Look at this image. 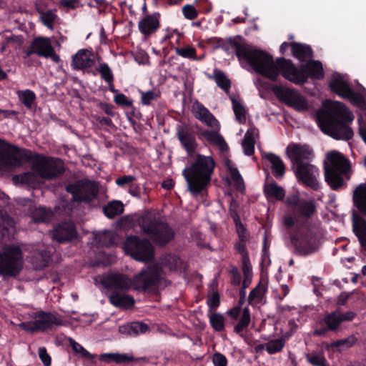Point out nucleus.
I'll use <instances>...</instances> for the list:
<instances>
[{
    "instance_id": "obj_35",
    "label": "nucleus",
    "mask_w": 366,
    "mask_h": 366,
    "mask_svg": "<svg viewBox=\"0 0 366 366\" xmlns=\"http://www.w3.org/2000/svg\"><path fill=\"white\" fill-rule=\"evenodd\" d=\"M267 290V284L266 282H259V283L250 292L248 301L250 305H257L264 301L265 294Z\"/></svg>"
},
{
    "instance_id": "obj_47",
    "label": "nucleus",
    "mask_w": 366,
    "mask_h": 366,
    "mask_svg": "<svg viewBox=\"0 0 366 366\" xmlns=\"http://www.w3.org/2000/svg\"><path fill=\"white\" fill-rule=\"evenodd\" d=\"M214 79L217 86L222 90L226 92L229 90L231 87V81L222 71L215 69L214 70Z\"/></svg>"
},
{
    "instance_id": "obj_45",
    "label": "nucleus",
    "mask_w": 366,
    "mask_h": 366,
    "mask_svg": "<svg viewBox=\"0 0 366 366\" xmlns=\"http://www.w3.org/2000/svg\"><path fill=\"white\" fill-rule=\"evenodd\" d=\"M162 263L170 270H180L183 267V263L179 257L175 254H167L162 259Z\"/></svg>"
},
{
    "instance_id": "obj_38",
    "label": "nucleus",
    "mask_w": 366,
    "mask_h": 366,
    "mask_svg": "<svg viewBox=\"0 0 366 366\" xmlns=\"http://www.w3.org/2000/svg\"><path fill=\"white\" fill-rule=\"evenodd\" d=\"M109 301L113 305L122 308H129L134 304V300L132 296L116 292L109 296Z\"/></svg>"
},
{
    "instance_id": "obj_25",
    "label": "nucleus",
    "mask_w": 366,
    "mask_h": 366,
    "mask_svg": "<svg viewBox=\"0 0 366 366\" xmlns=\"http://www.w3.org/2000/svg\"><path fill=\"white\" fill-rule=\"evenodd\" d=\"M92 52L88 49H80L71 60V66L76 70H85L92 66Z\"/></svg>"
},
{
    "instance_id": "obj_15",
    "label": "nucleus",
    "mask_w": 366,
    "mask_h": 366,
    "mask_svg": "<svg viewBox=\"0 0 366 366\" xmlns=\"http://www.w3.org/2000/svg\"><path fill=\"white\" fill-rule=\"evenodd\" d=\"M66 190L71 194V202L65 204L63 202L62 207L65 213L69 214L75 207L81 203L89 204L92 202V181L88 179H80L74 183L69 184L66 187Z\"/></svg>"
},
{
    "instance_id": "obj_54",
    "label": "nucleus",
    "mask_w": 366,
    "mask_h": 366,
    "mask_svg": "<svg viewBox=\"0 0 366 366\" xmlns=\"http://www.w3.org/2000/svg\"><path fill=\"white\" fill-rule=\"evenodd\" d=\"M141 102L143 105H150L151 102L153 100H157L160 97L159 93H157L153 90L147 92H141Z\"/></svg>"
},
{
    "instance_id": "obj_7",
    "label": "nucleus",
    "mask_w": 366,
    "mask_h": 366,
    "mask_svg": "<svg viewBox=\"0 0 366 366\" xmlns=\"http://www.w3.org/2000/svg\"><path fill=\"white\" fill-rule=\"evenodd\" d=\"M116 229H170L166 218L157 209H147L122 216L115 222Z\"/></svg>"
},
{
    "instance_id": "obj_58",
    "label": "nucleus",
    "mask_w": 366,
    "mask_h": 366,
    "mask_svg": "<svg viewBox=\"0 0 366 366\" xmlns=\"http://www.w3.org/2000/svg\"><path fill=\"white\" fill-rule=\"evenodd\" d=\"M114 102L119 106H124L127 107H132V101L129 99L126 95L122 93H118L114 96Z\"/></svg>"
},
{
    "instance_id": "obj_56",
    "label": "nucleus",
    "mask_w": 366,
    "mask_h": 366,
    "mask_svg": "<svg viewBox=\"0 0 366 366\" xmlns=\"http://www.w3.org/2000/svg\"><path fill=\"white\" fill-rule=\"evenodd\" d=\"M230 176L233 181L234 182V184L237 189H242L244 187V180L238 171L237 168H230L229 169Z\"/></svg>"
},
{
    "instance_id": "obj_44",
    "label": "nucleus",
    "mask_w": 366,
    "mask_h": 366,
    "mask_svg": "<svg viewBox=\"0 0 366 366\" xmlns=\"http://www.w3.org/2000/svg\"><path fill=\"white\" fill-rule=\"evenodd\" d=\"M95 71L100 74L101 79L107 84L114 81V74L108 64L105 62L99 63L95 67Z\"/></svg>"
},
{
    "instance_id": "obj_31",
    "label": "nucleus",
    "mask_w": 366,
    "mask_h": 366,
    "mask_svg": "<svg viewBox=\"0 0 366 366\" xmlns=\"http://www.w3.org/2000/svg\"><path fill=\"white\" fill-rule=\"evenodd\" d=\"M104 214L109 219H114L124 212V204L121 200H112L102 207Z\"/></svg>"
},
{
    "instance_id": "obj_12",
    "label": "nucleus",
    "mask_w": 366,
    "mask_h": 366,
    "mask_svg": "<svg viewBox=\"0 0 366 366\" xmlns=\"http://www.w3.org/2000/svg\"><path fill=\"white\" fill-rule=\"evenodd\" d=\"M289 239L290 244L302 255L315 252L321 244V235L315 230H292Z\"/></svg>"
},
{
    "instance_id": "obj_8",
    "label": "nucleus",
    "mask_w": 366,
    "mask_h": 366,
    "mask_svg": "<svg viewBox=\"0 0 366 366\" xmlns=\"http://www.w3.org/2000/svg\"><path fill=\"white\" fill-rule=\"evenodd\" d=\"M327 159L329 163L324 165L325 180L332 190H339L346 185L345 179H350V161L336 151L327 153Z\"/></svg>"
},
{
    "instance_id": "obj_30",
    "label": "nucleus",
    "mask_w": 366,
    "mask_h": 366,
    "mask_svg": "<svg viewBox=\"0 0 366 366\" xmlns=\"http://www.w3.org/2000/svg\"><path fill=\"white\" fill-rule=\"evenodd\" d=\"M50 260V253L46 250L35 252L29 257V262L33 268L36 270L42 269L47 267Z\"/></svg>"
},
{
    "instance_id": "obj_60",
    "label": "nucleus",
    "mask_w": 366,
    "mask_h": 366,
    "mask_svg": "<svg viewBox=\"0 0 366 366\" xmlns=\"http://www.w3.org/2000/svg\"><path fill=\"white\" fill-rule=\"evenodd\" d=\"M136 180V177L132 175L120 176L116 179V184L120 187H124L126 185H130Z\"/></svg>"
},
{
    "instance_id": "obj_42",
    "label": "nucleus",
    "mask_w": 366,
    "mask_h": 366,
    "mask_svg": "<svg viewBox=\"0 0 366 366\" xmlns=\"http://www.w3.org/2000/svg\"><path fill=\"white\" fill-rule=\"evenodd\" d=\"M53 216V212L51 209L45 207L36 208L32 212L31 217L35 222H49Z\"/></svg>"
},
{
    "instance_id": "obj_2",
    "label": "nucleus",
    "mask_w": 366,
    "mask_h": 366,
    "mask_svg": "<svg viewBox=\"0 0 366 366\" xmlns=\"http://www.w3.org/2000/svg\"><path fill=\"white\" fill-rule=\"evenodd\" d=\"M325 109L317 114V120L321 131L337 140L348 141L353 137L350 124L354 120L352 112L340 102H328Z\"/></svg>"
},
{
    "instance_id": "obj_55",
    "label": "nucleus",
    "mask_w": 366,
    "mask_h": 366,
    "mask_svg": "<svg viewBox=\"0 0 366 366\" xmlns=\"http://www.w3.org/2000/svg\"><path fill=\"white\" fill-rule=\"evenodd\" d=\"M236 44L239 45H245L244 44H241L230 37L226 40L222 39V41L221 42V44H219V45H216L215 49H217L221 48L222 50L227 52L229 50L230 47H232L234 49L235 55L237 56V47L235 46Z\"/></svg>"
},
{
    "instance_id": "obj_26",
    "label": "nucleus",
    "mask_w": 366,
    "mask_h": 366,
    "mask_svg": "<svg viewBox=\"0 0 366 366\" xmlns=\"http://www.w3.org/2000/svg\"><path fill=\"white\" fill-rule=\"evenodd\" d=\"M263 158L271 164L272 174L277 179H281L285 174V165L281 158L274 153H265Z\"/></svg>"
},
{
    "instance_id": "obj_50",
    "label": "nucleus",
    "mask_w": 366,
    "mask_h": 366,
    "mask_svg": "<svg viewBox=\"0 0 366 366\" xmlns=\"http://www.w3.org/2000/svg\"><path fill=\"white\" fill-rule=\"evenodd\" d=\"M308 362L314 366H327V361L321 352H312L306 355Z\"/></svg>"
},
{
    "instance_id": "obj_11",
    "label": "nucleus",
    "mask_w": 366,
    "mask_h": 366,
    "mask_svg": "<svg viewBox=\"0 0 366 366\" xmlns=\"http://www.w3.org/2000/svg\"><path fill=\"white\" fill-rule=\"evenodd\" d=\"M31 169L44 179H54L65 172L64 163L59 158L46 157L34 153L31 160Z\"/></svg>"
},
{
    "instance_id": "obj_32",
    "label": "nucleus",
    "mask_w": 366,
    "mask_h": 366,
    "mask_svg": "<svg viewBox=\"0 0 366 366\" xmlns=\"http://www.w3.org/2000/svg\"><path fill=\"white\" fill-rule=\"evenodd\" d=\"M149 330L147 324L136 322L131 324L122 325L119 327V332L121 334L128 336H137L139 334H144Z\"/></svg>"
},
{
    "instance_id": "obj_3",
    "label": "nucleus",
    "mask_w": 366,
    "mask_h": 366,
    "mask_svg": "<svg viewBox=\"0 0 366 366\" xmlns=\"http://www.w3.org/2000/svg\"><path fill=\"white\" fill-rule=\"evenodd\" d=\"M237 47V57L239 61H246L256 73L271 80L277 81L280 75L284 77V69L282 64L279 59H285L278 57L275 61L271 54L267 51L253 48L249 45L235 44Z\"/></svg>"
},
{
    "instance_id": "obj_1",
    "label": "nucleus",
    "mask_w": 366,
    "mask_h": 366,
    "mask_svg": "<svg viewBox=\"0 0 366 366\" xmlns=\"http://www.w3.org/2000/svg\"><path fill=\"white\" fill-rule=\"evenodd\" d=\"M105 287L121 290H134L144 292H155L165 288L169 281L158 264L143 268L132 279L121 274H112L104 277L102 280Z\"/></svg>"
},
{
    "instance_id": "obj_62",
    "label": "nucleus",
    "mask_w": 366,
    "mask_h": 366,
    "mask_svg": "<svg viewBox=\"0 0 366 366\" xmlns=\"http://www.w3.org/2000/svg\"><path fill=\"white\" fill-rule=\"evenodd\" d=\"M207 306L209 307V312H214L219 305V296L218 293H213L207 301Z\"/></svg>"
},
{
    "instance_id": "obj_63",
    "label": "nucleus",
    "mask_w": 366,
    "mask_h": 366,
    "mask_svg": "<svg viewBox=\"0 0 366 366\" xmlns=\"http://www.w3.org/2000/svg\"><path fill=\"white\" fill-rule=\"evenodd\" d=\"M93 121L97 122L103 127H114L112 119L107 117H101L99 115H93Z\"/></svg>"
},
{
    "instance_id": "obj_43",
    "label": "nucleus",
    "mask_w": 366,
    "mask_h": 366,
    "mask_svg": "<svg viewBox=\"0 0 366 366\" xmlns=\"http://www.w3.org/2000/svg\"><path fill=\"white\" fill-rule=\"evenodd\" d=\"M175 53L183 58L199 61L202 57L197 56V50L192 45H186L182 47H174Z\"/></svg>"
},
{
    "instance_id": "obj_10",
    "label": "nucleus",
    "mask_w": 366,
    "mask_h": 366,
    "mask_svg": "<svg viewBox=\"0 0 366 366\" xmlns=\"http://www.w3.org/2000/svg\"><path fill=\"white\" fill-rule=\"evenodd\" d=\"M0 169H14L21 167L24 163H31L33 152L27 149L8 143L0 139Z\"/></svg>"
},
{
    "instance_id": "obj_52",
    "label": "nucleus",
    "mask_w": 366,
    "mask_h": 366,
    "mask_svg": "<svg viewBox=\"0 0 366 366\" xmlns=\"http://www.w3.org/2000/svg\"><path fill=\"white\" fill-rule=\"evenodd\" d=\"M232 108L236 116V118L240 122H245L246 120V110L244 106L237 99H232Z\"/></svg>"
},
{
    "instance_id": "obj_17",
    "label": "nucleus",
    "mask_w": 366,
    "mask_h": 366,
    "mask_svg": "<svg viewBox=\"0 0 366 366\" xmlns=\"http://www.w3.org/2000/svg\"><path fill=\"white\" fill-rule=\"evenodd\" d=\"M297 182L304 187L318 191L320 189L319 182L320 169L310 163L299 164L292 167Z\"/></svg>"
},
{
    "instance_id": "obj_16",
    "label": "nucleus",
    "mask_w": 366,
    "mask_h": 366,
    "mask_svg": "<svg viewBox=\"0 0 366 366\" xmlns=\"http://www.w3.org/2000/svg\"><path fill=\"white\" fill-rule=\"evenodd\" d=\"M330 91L344 99L348 100L351 104L359 107L365 106L366 102L364 96L355 92L349 81L340 75L334 76L329 82Z\"/></svg>"
},
{
    "instance_id": "obj_18",
    "label": "nucleus",
    "mask_w": 366,
    "mask_h": 366,
    "mask_svg": "<svg viewBox=\"0 0 366 366\" xmlns=\"http://www.w3.org/2000/svg\"><path fill=\"white\" fill-rule=\"evenodd\" d=\"M272 91L278 98L296 110L303 111L307 109L306 99L297 90L274 85L272 86Z\"/></svg>"
},
{
    "instance_id": "obj_48",
    "label": "nucleus",
    "mask_w": 366,
    "mask_h": 366,
    "mask_svg": "<svg viewBox=\"0 0 366 366\" xmlns=\"http://www.w3.org/2000/svg\"><path fill=\"white\" fill-rule=\"evenodd\" d=\"M208 317L212 328L218 332H221L224 329V317L220 313L214 312H209Z\"/></svg>"
},
{
    "instance_id": "obj_28",
    "label": "nucleus",
    "mask_w": 366,
    "mask_h": 366,
    "mask_svg": "<svg viewBox=\"0 0 366 366\" xmlns=\"http://www.w3.org/2000/svg\"><path fill=\"white\" fill-rule=\"evenodd\" d=\"M36 331H44L50 328L53 325H61V320H58L51 313L42 312L37 319L34 320Z\"/></svg>"
},
{
    "instance_id": "obj_5",
    "label": "nucleus",
    "mask_w": 366,
    "mask_h": 366,
    "mask_svg": "<svg viewBox=\"0 0 366 366\" xmlns=\"http://www.w3.org/2000/svg\"><path fill=\"white\" fill-rule=\"evenodd\" d=\"M216 162L212 156L197 154L190 164L182 171L189 192L193 196L202 194L210 185Z\"/></svg>"
},
{
    "instance_id": "obj_49",
    "label": "nucleus",
    "mask_w": 366,
    "mask_h": 366,
    "mask_svg": "<svg viewBox=\"0 0 366 366\" xmlns=\"http://www.w3.org/2000/svg\"><path fill=\"white\" fill-rule=\"evenodd\" d=\"M285 345L283 337L273 339L265 343L264 350L270 355L280 352Z\"/></svg>"
},
{
    "instance_id": "obj_13",
    "label": "nucleus",
    "mask_w": 366,
    "mask_h": 366,
    "mask_svg": "<svg viewBox=\"0 0 366 366\" xmlns=\"http://www.w3.org/2000/svg\"><path fill=\"white\" fill-rule=\"evenodd\" d=\"M21 249L18 246L6 244L0 250V274L16 276L22 268Z\"/></svg>"
},
{
    "instance_id": "obj_36",
    "label": "nucleus",
    "mask_w": 366,
    "mask_h": 366,
    "mask_svg": "<svg viewBox=\"0 0 366 366\" xmlns=\"http://www.w3.org/2000/svg\"><path fill=\"white\" fill-rule=\"evenodd\" d=\"M153 242L159 245H164L174 236L173 230H146Z\"/></svg>"
},
{
    "instance_id": "obj_9",
    "label": "nucleus",
    "mask_w": 366,
    "mask_h": 366,
    "mask_svg": "<svg viewBox=\"0 0 366 366\" xmlns=\"http://www.w3.org/2000/svg\"><path fill=\"white\" fill-rule=\"evenodd\" d=\"M285 65L284 78L297 85H302L307 81L308 78L321 80L324 78L325 72L322 63L317 60H310L302 64L298 69L290 59H279Z\"/></svg>"
},
{
    "instance_id": "obj_64",
    "label": "nucleus",
    "mask_w": 366,
    "mask_h": 366,
    "mask_svg": "<svg viewBox=\"0 0 366 366\" xmlns=\"http://www.w3.org/2000/svg\"><path fill=\"white\" fill-rule=\"evenodd\" d=\"M212 362L214 366H227V360L224 355L221 353H215L212 357Z\"/></svg>"
},
{
    "instance_id": "obj_4",
    "label": "nucleus",
    "mask_w": 366,
    "mask_h": 366,
    "mask_svg": "<svg viewBox=\"0 0 366 366\" xmlns=\"http://www.w3.org/2000/svg\"><path fill=\"white\" fill-rule=\"evenodd\" d=\"M285 204L290 209L284 217V224L296 229H318L317 202L313 198L301 199L298 192L289 194Z\"/></svg>"
},
{
    "instance_id": "obj_33",
    "label": "nucleus",
    "mask_w": 366,
    "mask_h": 366,
    "mask_svg": "<svg viewBox=\"0 0 366 366\" xmlns=\"http://www.w3.org/2000/svg\"><path fill=\"white\" fill-rule=\"evenodd\" d=\"M49 235L59 244L71 242L78 236L76 230H50Z\"/></svg>"
},
{
    "instance_id": "obj_19",
    "label": "nucleus",
    "mask_w": 366,
    "mask_h": 366,
    "mask_svg": "<svg viewBox=\"0 0 366 366\" xmlns=\"http://www.w3.org/2000/svg\"><path fill=\"white\" fill-rule=\"evenodd\" d=\"M287 150L292 162V167L310 163L314 157L312 149L307 144H294L287 147Z\"/></svg>"
},
{
    "instance_id": "obj_51",
    "label": "nucleus",
    "mask_w": 366,
    "mask_h": 366,
    "mask_svg": "<svg viewBox=\"0 0 366 366\" xmlns=\"http://www.w3.org/2000/svg\"><path fill=\"white\" fill-rule=\"evenodd\" d=\"M41 23L48 29L52 30L54 24L58 18L57 15L52 10L39 11Z\"/></svg>"
},
{
    "instance_id": "obj_22",
    "label": "nucleus",
    "mask_w": 366,
    "mask_h": 366,
    "mask_svg": "<svg viewBox=\"0 0 366 366\" xmlns=\"http://www.w3.org/2000/svg\"><path fill=\"white\" fill-rule=\"evenodd\" d=\"M227 314L232 319L239 320L234 327V331L238 334H240L250 323L251 316L248 307H242L239 305L228 310Z\"/></svg>"
},
{
    "instance_id": "obj_34",
    "label": "nucleus",
    "mask_w": 366,
    "mask_h": 366,
    "mask_svg": "<svg viewBox=\"0 0 366 366\" xmlns=\"http://www.w3.org/2000/svg\"><path fill=\"white\" fill-rule=\"evenodd\" d=\"M357 342V337L355 335H351L346 338L330 342L327 348L340 352L352 347Z\"/></svg>"
},
{
    "instance_id": "obj_53",
    "label": "nucleus",
    "mask_w": 366,
    "mask_h": 366,
    "mask_svg": "<svg viewBox=\"0 0 366 366\" xmlns=\"http://www.w3.org/2000/svg\"><path fill=\"white\" fill-rule=\"evenodd\" d=\"M363 214L359 212L353 211L352 214V229H366V219Z\"/></svg>"
},
{
    "instance_id": "obj_24",
    "label": "nucleus",
    "mask_w": 366,
    "mask_h": 366,
    "mask_svg": "<svg viewBox=\"0 0 366 366\" xmlns=\"http://www.w3.org/2000/svg\"><path fill=\"white\" fill-rule=\"evenodd\" d=\"M264 194L268 201H282L285 197V189L279 186L277 183L267 173L265 182L263 187Z\"/></svg>"
},
{
    "instance_id": "obj_40",
    "label": "nucleus",
    "mask_w": 366,
    "mask_h": 366,
    "mask_svg": "<svg viewBox=\"0 0 366 366\" xmlns=\"http://www.w3.org/2000/svg\"><path fill=\"white\" fill-rule=\"evenodd\" d=\"M100 360L107 363L115 362L117 364H124L133 360V357L122 353H104L100 355Z\"/></svg>"
},
{
    "instance_id": "obj_20",
    "label": "nucleus",
    "mask_w": 366,
    "mask_h": 366,
    "mask_svg": "<svg viewBox=\"0 0 366 366\" xmlns=\"http://www.w3.org/2000/svg\"><path fill=\"white\" fill-rule=\"evenodd\" d=\"M53 47L49 38L36 36L33 39L29 47L25 51L26 56L37 54L39 56L47 58Z\"/></svg>"
},
{
    "instance_id": "obj_41",
    "label": "nucleus",
    "mask_w": 366,
    "mask_h": 366,
    "mask_svg": "<svg viewBox=\"0 0 366 366\" xmlns=\"http://www.w3.org/2000/svg\"><path fill=\"white\" fill-rule=\"evenodd\" d=\"M17 95L21 103L28 109H31L35 104L36 95L31 89L19 90Z\"/></svg>"
},
{
    "instance_id": "obj_14",
    "label": "nucleus",
    "mask_w": 366,
    "mask_h": 366,
    "mask_svg": "<svg viewBox=\"0 0 366 366\" xmlns=\"http://www.w3.org/2000/svg\"><path fill=\"white\" fill-rule=\"evenodd\" d=\"M126 254L140 262H151L154 258V248L146 239H140L136 236L127 238L124 244Z\"/></svg>"
},
{
    "instance_id": "obj_57",
    "label": "nucleus",
    "mask_w": 366,
    "mask_h": 366,
    "mask_svg": "<svg viewBox=\"0 0 366 366\" xmlns=\"http://www.w3.org/2000/svg\"><path fill=\"white\" fill-rule=\"evenodd\" d=\"M182 14L185 19L194 20L198 16V11L193 5L186 4L182 7Z\"/></svg>"
},
{
    "instance_id": "obj_46",
    "label": "nucleus",
    "mask_w": 366,
    "mask_h": 366,
    "mask_svg": "<svg viewBox=\"0 0 366 366\" xmlns=\"http://www.w3.org/2000/svg\"><path fill=\"white\" fill-rule=\"evenodd\" d=\"M254 133L252 131L247 130L244 134V139L242 141V147L244 153L247 156H251L254 152Z\"/></svg>"
},
{
    "instance_id": "obj_61",
    "label": "nucleus",
    "mask_w": 366,
    "mask_h": 366,
    "mask_svg": "<svg viewBox=\"0 0 366 366\" xmlns=\"http://www.w3.org/2000/svg\"><path fill=\"white\" fill-rule=\"evenodd\" d=\"M236 207V204H231L230 208H229V214L231 217L233 219L234 222L236 224V229H244L243 227V224L241 222L240 217L238 214V212L234 208Z\"/></svg>"
},
{
    "instance_id": "obj_23",
    "label": "nucleus",
    "mask_w": 366,
    "mask_h": 366,
    "mask_svg": "<svg viewBox=\"0 0 366 366\" xmlns=\"http://www.w3.org/2000/svg\"><path fill=\"white\" fill-rule=\"evenodd\" d=\"M194 114L196 119L212 128V131H219V123L214 116L202 103L197 102L194 106Z\"/></svg>"
},
{
    "instance_id": "obj_29",
    "label": "nucleus",
    "mask_w": 366,
    "mask_h": 366,
    "mask_svg": "<svg viewBox=\"0 0 366 366\" xmlns=\"http://www.w3.org/2000/svg\"><path fill=\"white\" fill-rule=\"evenodd\" d=\"M292 56L300 61H305L313 56V51L310 46L299 42H292Z\"/></svg>"
},
{
    "instance_id": "obj_21",
    "label": "nucleus",
    "mask_w": 366,
    "mask_h": 366,
    "mask_svg": "<svg viewBox=\"0 0 366 366\" xmlns=\"http://www.w3.org/2000/svg\"><path fill=\"white\" fill-rule=\"evenodd\" d=\"M160 17L159 12L146 14L139 22L138 29L144 36H150L160 28Z\"/></svg>"
},
{
    "instance_id": "obj_59",
    "label": "nucleus",
    "mask_w": 366,
    "mask_h": 366,
    "mask_svg": "<svg viewBox=\"0 0 366 366\" xmlns=\"http://www.w3.org/2000/svg\"><path fill=\"white\" fill-rule=\"evenodd\" d=\"M70 345L76 353H80L82 357H90L92 355L73 339H69Z\"/></svg>"
},
{
    "instance_id": "obj_37",
    "label": "nucleus",
    "mask_w": 366,
    "mask_h": 366,
    "mask_svg": "<svg viewBox=\"0 0 366 366\" xmlns=\"http://www.w3.org/2000/svg\"><path fill=\"white\" fill-rule=\"evenodd\" d=\"M340 324L338 310L326 314L323 318L317 322V325L322 327L327 326V329L331 331L337 330Z\"/></svg>"
},
{
    "instance_id": "obj_27",
    "label": "nucleus",
    "mask_w": 366,
    "mask_h": 366,
    "mask_svg": "<svg viewBox=\"0 0 366 366\" xmlns=\"http://www.w3.org/2000/svg\"><path fill=\"white\" fill-rule=\"evenodd\" d=\"M353 204L366 217V184H360L353 192Z\"/></svg>"
},
{
    "instance_id": "obj_6",
    "label": "nucleus",
    "mask_w": 366,
    "mask_h": 366,
    "mask_svg": "<svg viewBox=\"0 0 366 366\" xmlns=\"http://www.w3.org/2000/svg\"><path fill=\"white\" fill-rule=\"evenodd\" d=\"M197 137L199 140L204 139L209 144L217 146L222 151L228 148L224 139L217 131H209L198 124L192 126L188 124L178 125L176 137L188 156L193 154L198 147Z\"/></svg>"
},
{
    "instance_id": "obj_39",
    "label": "nucleus",
    "mask_w": 366,
    "mask_h": 366,
    "mask_svg": "<svg viewBox=\"0 0 366 366\" xmlns=\"http://www.w3.org/2000/svg\"><path fill=\"white\" fill-rule=\"evenodd\" d=\"M39 176L33 170L15 175L14 179L18 180L21 184L31 188H36L39 184Z\"/></svg>"
}]
</instances>
